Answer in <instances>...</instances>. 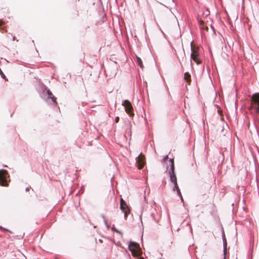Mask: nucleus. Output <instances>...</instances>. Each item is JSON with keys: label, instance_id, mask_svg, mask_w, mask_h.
<instances>
[{"label": "nucleus", "instance_id": "obj_21", "mask_svg": "<svg viewBox=\"0 0 259 259\" xmlns=\"http://www.w3.org/2000/svg\"><path fill=\"white\" fill-rule=\"evenodd\" d=\"M101 217H102V218L103 219L104 221V219H106L105 217L104 214H101Z\"/></svg>", "mask_w": 259, "mask_h": 259}, {"label": "nucleus", "instance_id": "obj_18", "mask_svg": "<svg viewBox=\"0 0 259 259\" xmlns=\"http://www.w3.org/2000/svg\"><path fill=\"white\" fill-rule=\"evenodd\" d=\"M177 193L178 195L179 196H181L182 194H181V191H180V189H179L177 191Z\"/></svg>", "mask_w": 259, "mask_h": 259}, {"label": "nucleus", "instance_id": "obj_28", "mask_svg": "<svg viewBox=\"0 0 259 259\" xmlns=\"http://www.w3.org/2000/svg\"><path fill=\"white\" fill-rule=\"evenodd\" d=\"M15 36H13V40H15Z\"/></svg>", "mask_w": 259, "mask_h": 259}, {"label": "nucleus", "instance_id": "obj_3", "mask_svg": "<svg viewBox=\"0 0 259 259\" xmlns=\"http://www.w3.org/2000/svg\"><path fill=\"white\" fill-rule=\"evenodd\" d=\"M7 172L5 170H0V185L3 186H8V177Z\"/></svg>", "mask_w": 259, "mask_h": 259}, {"label": "nucleus", "instance_id": "obj_16", "mask_svg": "<svg viewBox=\"0 0 259 259\" xmlns=\"http://www.w3.org/2000/svg\"><path fill=\"white\" fill-rule=\"evenodd\" d=\"M0 74L1 75V77L3 78H6V76L5 75V74H4V73L3 72V71H2L1 69L0 68Z\"/></svg>", "mask_w": 259, "mask_h": 259}, {"label": "nucleus", "instance_id": "obj_8", "mask_svg": "<svg viewBox=\"0 0 259 259\" xmlns=\"http://www.w3.org/2000/svg\"><path fill=\"white\" fill-rule=\"evenodd\" d=\"M120 208L123 211H125L126 209H128L126 203L123 201L122 199L120 200Z\"/></svg>", "mask_w": 259, "mask_h": 259}, {"label": "nucleus", "instance_id": "obj_26", "mask_svg": "<svg viewBox=\"0 0 259 259\" xmlns=\"http://www.w3.org/2000/svg\"><path fill=\"white\" fill-rule=\"evenodd\" d=\"M144 199L145 200H146V196H145V195L144 196Z\"/></svg>", "mask_w": 259, "mask_h": 259}, {"label": "nucleus", "instance_id": "obj_19", "mask_svg": "<svg viewBox=\"0 0 259 259\" xmlns=\"http://www.w3.org/2000/svg\"><path fill=\"white\" fill-rule=\"evenodd\" d=\"M140 156H141V154H139V155L136 157V160H137V161H140V160L141 159V157H140Z\"/></svg>", "mask_w": 259, "mask_h": 259}, {"label": "nucleus", "instance_id": "obj_20", "mask_svg": "<svg viewBox=\"0 0 259 259\" xmlns=\"http://www.w3.org/2000/svg\"><path fill=\"white\" fill-rule=\"evenodd\" d=\"M119 121V117L118 116H117L116 118H115V122H118Z\"/></svg>", "mask_w": 259, "mask_h": 259}, {"label": "nucleus", "instance_id": "obj_15", "mask_svg": "<svg viewBox=\"0 0 259 259\" xmlns=\"http://www.w3.org/2000/svg\"><path fill=\"white\" fill-rule=\"evenodd\" d=\"M104 224L105 225V226H106V227L109 229L110 228V225L108 224V221L107 220V219H104Z\"/></svg>", "mask_w": 259, "mask_h": 259}, {"label": "nucleus", "instance_id": "obj_11", "mask_svg": "<svg viewBox=\"0 0 259 259\" xmlns=\"http://www.w3.org/2000/svg\"><path fill=\"white\" fill-rule=\"evenodd\" d=\"M137 63L138 65L141 68H143V63H142V60L140 58L137 57Z\"/></svg>", "mask_w": 259, "mask_h": 259}, {"label": "nucleus", "instance_id": "obj_17", "mask_svg": "<svg viewBox=\"0 0 259 259\" xmlns=\"http://www.w3.org/2000/svg\"><path fill=\"white\" fill-rule=\"evenodd\" d=\"M169 161L170 162V166H171L172 164H173V165L174 166V158H171V159H170Z\"/></svg>", "mask_w": 259, "mask_h": 259}, {"label": "nucleus", "instance_id": "obj_12", "mask_svg": "<svg viewBox=\"0 0 259 259\" xmlns=\"http://www.w3.org/2000/svg\"><path fill=\"white\" fill-rule=\"evenodd\" d=\"M111 229L112 231L113 232H115L116 233H117L118 234H119V235H120L121 236L122 235V233L121 231L118 230L117 229H116L114 226H113L111 228Z\"/></svg>", "mask_w": 259, "mask_h": 259}, {"label": "nucleus", "instance_id": "obj_14", "mask_svg": "<svg viewBox=\"0 0 259 259\" xmlns=\"http://www.w3.org/2000/svg\"><path fill=\"white\" fill-rule=\"evenodd\" d=\"M174 186L173 187L172 190L174 191H175V190L177 191L179 189L178 185V183L174 184Z\"/></svg>", "mask_w": 259, "mask_h": 259}, {"label": "nucleus", "instance_id": "obj_29", "mask_svg": "<svg viewBox=\"0 0 259 259\" xmlns=\"http://www.w3.org/2000/svg\"><path fill=\"white\" fill-rule=\"evenodd\" d=\"M141 259H144V258H141Z\"/></svg>", "mask_w": 259, "mask_h": 259}, {"label": "nucleus", "instance_id": "obj_25", "mask_svg": "<svg viewBox=\"0 0 259 259\" xmlns=\"http://www.w3.org/2000/svg\"><path fill=\"white\" fill-rule=\"evenodd\" d=\"M29 187H27V188L25 189V190H26V191H29Z\"/></svg>", "mask_w": 259, "mask_h": 259}, {"label": "nucleus", "instance_id": "obj_5", "mask_svg": "<svg viewBox=\"0 0 259 259\" xmlns=\"http://www.w3.org/2000/svg\"><path fill=\"white\" fill-rule=\"evenodd\" d=\"M169 175L170 182L172 183L173 184L177 183V177L175 172V166H174L172 164L169 171Z\"/></svg>", "mask_w": 259, "mask_h": 259}, {"label": "nucleus", "instance_id": "obj_22", "mask_svg": "<svg viewBox=\"0 0 259 259\" xmlns=\"http://www.w3.org/2000/svg\"><path fill=\"white\" fill-rule=\"evenodd\" d=\"M140 164L141 165V167H140V168H142L143 166V162H141L140 163Z\"/></svg>", "mask_w": 259, "mask_h": 259}, {"label": "nucleus", "instance_id": "obj_27", "mask_svg": "<svg viewBox=\"0 0 259 259\" xmlns=\"http://www.w3.org/2000/svg\"><path fill=\"white\" fill-rule=\"evenodd\" d=\"M167 157H168V155H167L166 156H165V158L164 159H166V158H167Z\"/></svg>", "mask_w": 259, "mask_h": 259}, {"label": "nucleus", "instance_id": "obj_23", "mask_svg": "<svg viewBox=\"0 0 259 259\" xmlns=\"http://www.w3.org/2000/svg\"><path fill=\"white\" fill-rule=\"evenodd\" d=\"M180 198H181V200L182 202H183V201H184V200H183V198L182 195H181V196H180Z\"/></svg>", "mask_w": 259, "mask_h": 259}, {"label": "nucleus", "instance_id": "obj_13", "mask_svg": "<svg viewBox=\"0 0 259 259\" xmlns=\"http://www.w3.org/2000/svg\"><path fill=\"white\" fill-rule=\"evenodd\" d=\"M123 212L124 213V218H125V219H126V217H127L128 214L130 213V209H126V210H125V211H123Z\"/></svg>", "mask_w": 259, "mask_h": 259}, {"label": "nucleus", "instance_id": "obj_7", "mask_svg": "<svg viewBox=\"0 0 259 259\" xmlns=\"http://www.w3.org/2000/svg\"><path fill=\"white\" fill-rule=\"evenodd\" d=\"M47 93L48 95V99H51L52 102L54 104H56L57 102L56 100V98L54 96L52 93L51 92V91L49 89H47Z\"/></svg>", "mask_w": 259, "mask_h": 259}, {"label": "nucleus", "instance_id": "obj_6", "mask_svg": "<svg viewBox=\"0 0 259 259\" xmlns=\"http://www.w3.org/2000/svg\"><path fill=\"white\" fill-rule=\"evenodd\" d=\"M138 244L135 242L131 241L128 244V248L133 254H136L137 252Z\"/></svg>", "mask_w": 259, "mask_h": 259}, {"label": "nucleus", "instance_id": "obj_10", "mask_svg": "<svg viewBox=\"0 0 259 259\" xmlns=\"http://www.w3.org/2000/svg\"><path fill=\"white\" fill-rule=\"evenodd\" d=\"M184 79L188 83L191 82V75L188 72H186L184 74Z\"/></svg>", "mask_w": 259, "mask_h": 259}, {"label": "nucleus", "instance_id": "obj_24", "mask_svg": "<svg viewBox=\"0 0 259 259\" xmlns=\"http://www.w3.org/2000/svg\"><path fill=\"white\" fill-rule=\"evenodd\" d=\"M1 229L5 230V231H8L7 229L1 227Z\"/></svg>", "mask_w": 259, "mask_h": 259}, {"label": "nucleus", "instance_id": "obj_9", "mask_svg": "<svg viewBox=\"0 0 259 259\" xmlns=\"http://www.w3.org/2000/svg\"><path fill=\"white\" fill-rule=\"evenodd\" d=\"M227 242L225 239H223V253L224 259H226V255L227 254Z\"/></svg>", "mask_w": 259, "mask_h": 259}, {"label": "nucleus", "instance_id": "obj_1", "mask_svg": "<svg viewBox=\"0 0 259 259\" xmlns=\"http://www.w3.org/2000/svg\"><path fill=\"white\" fill-rule=\"evenodd\" d=\"M251 100V108L253 109L256 113L259 114V93L253 94Z\"/></svg>", "mask_w": 259, "mask_h": 259}, {"label": "nucleus", "instance_id": "obj_4", "mask_svg": "<svg viewBox=\"0 0 259 259\" xmlns=\"http://www.w3.org/2000/svg\"><path fill=\"white\" fill-rule=\"evenodd\" d=\"M122 105L124 106L125 110L128 114H129L130 116H132L134 114L133 113V107L131 102L128 100H125L124 101H122Z\"/></svg>", "mask_w": 259, "mask_h": 259}, {"label": "nucleus", "instance_id": "obj_2", "mask_svg": "<svg viewBox=\"0 0 259 259\" xmlns=\"http://www.w3.org/2000/svg\"><path fill=\"white\" fill-rule=\"evenodd\" d=\"M191 59H192L197 64H200L201 63V60L199 59V54L197 48L191 47Z\"/></svg>", "mask_w": 259, "mask_h": 259}]
</instances>
